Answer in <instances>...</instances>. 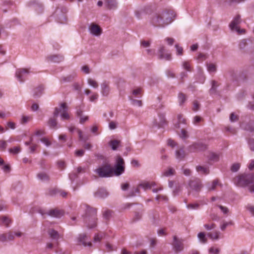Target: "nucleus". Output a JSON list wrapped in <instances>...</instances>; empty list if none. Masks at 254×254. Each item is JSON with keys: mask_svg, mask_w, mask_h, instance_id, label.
<instances>
[{"mask_svg": "<svg viewBox=\"0 0 254 254\" xmlns=\"http://www.w3.org/2000/svg\"><path fill=\"white\" fill-rule=\"evenodd\" d=\"M97 209L87 206L84 216V221L89 228H93L97 226Z\"/></svg>", "mask_w": 254, "mask_h": 254, "instance_id": "obj_1", "label": "nucleus"}, {"mask_svg": "<svg viewBox=\"0 0 254 254\" xmlns=\"http://www.w3.org/2000/svg\"><path fill=\"white\" fill-rule=\"evenodd\" d=\"M233 181L239 187H246L254 183V175L253 174H242L235 177Z\"/></svg>", "mask_w": 254, "mask_h": 254, "instance_id": "obj_2", "label": "nucleus"}, {"mask_svg": "<svg viewBox=\"0 0 254 254\" xmlns=\"http://www.w3.org/2000/svg\"><path fill=\"white\" fill-rule=\"evenodd\" d=\"M113 167L108 161H105V163L94 170L99 177L108 178L113 176Z\"/></svg>", "mask_w": 254, "mask_h": 254, "instance_id": "obj_3", "label": "nucleus"}, {"mask_svg": "<svg viewBox=\"0 0 254 254\" xmlns=\"http://www.w3.org/2000/svg\"><path fill=\"white\" fill-rule=\"evenodd\" d=\"M150 20L154 26L163 27L171 23L174 19L173 17H151Z\"/></svg>", "mask_w": 254, "mask_h": 254, "instance_id": "obj_4", "label": "nucleus"}, {"mask_svg": "<svg viewBox=\"0 0 254 254\" xmlns=\"http://www.w3.org/2000/svg\"><path fill=\"white\" fill-rule=\"evenodd\" d=\"M68 106L65 103H62L60 104V107H56L54 112V116L55 117H58L60 113H61V117L63 120H67L69 119V115L67 113Z\"/></svg>", "mask_w": 254, "mask_h": 254, "instance_id": "obj_5", "label": "nucleus"}, {"mask_svg": "<svg viewBox=\"0 0 254 254\" xmlns=\"http://www.w3.org/2000/svg\"><path fill=\"white\" fill-rule=\"evenodd\" d=\"M156 8L153 6H145L141 8L140 10L135 12L136 16L140 15H154L157 14L156 13Z\"/></svg>", "mask_w": 254, "mask_h": 254, "instance_id": "obj_6", "label": "nucleus"}, {"mask_svg": "<svg viewBox=\"0 0 254 254\" xmlns=\"http://www.w3.org/2000/svg\"><path fill=\"white\" fill-rule=\"evenodd\" d=\"M240 17H235L233 20L230 23L229 27L232 31H236L238 34H242L245 33V29H240L239 24L241 23Z\"/></svg>", "mask_w": 254, "mask_h": 254, "instance_id": "obj_7", "label": "nucleus"}, {"mask_svg": "<svg viewBox=\"0 0 254 254\" xmlns=\"http://www.w3.org/2000/svg\"><path fill=\"white\" fill-rule=\"evenodd\" d=\"M184 240L179 239L176 236H173V242L172 244L174 250L176 252H180L184 250Z\"/></svg>", "mask_w": 254, "mask_h": 254, "instance_id": "obj_8", "label": "nucleus"}, {"mask_svg": "<svg viewBox=\"0 0 254 254\" xmlns=\"http://www.w3.org/2000/svg\"><path fill=\"white\" fill-rule=\"evenodd\" d=\"M89 31L90 34L95 36H99L102 33V28L95 23H91L88 26Z\"/></svg>", "mask_w": 254, "mask_h": 254, "instance_id": "obj_9", "label": "nucleus"}, {"mask_svg": "<svg viewBox=\"0 0 254 254\" xmlns=\"http://www.w3.org/2000/svg\"><path fill=\"white\" fill-rule=\"evenodd\" d=\"M39 213H40L42 215H44L45 214H47L48 215L56 217V218H61L62 216L64 215V212L62 210L58 209H53L50 210L47 212H44L43 210H40Z\"/></svg>", "mask_w": 254, "mask_h": 254, "instance_id": "obj_10", "label": "nucleus"}, {"mask_svg": "<svg viewBox=\"0 0 254 254\" xmlns=\"http://www.w3.org/2000/svg\"><path fill=\"white\" fill-rule=\"evenodd\" d=\"M190 188L193 190L198 192L202 187L201 181L197 178L190 180L189 183Z\"/></svg>", "mask_w": 254, "mask_h": 254, "instance_id": "obj_11", "label": "nucleus"}, {"mask_svg": "<svg viewBox=\"0 0 254 254\" xmlns=\"http://www.w3.org/2000/svg\"><path fill=\"white\" fill-rule=\"evenodd\" d=\"M207 148L206 144L202 142H196L190 145L189 149L190 152H196L200 151H204Z\"/></svg>", "mask_w": 254, "mask_h": 254, "instance_id": "obj_12", "label": "nucleus"}, {"mask_svg": "<svg viewBox=\"0 0 254 254\" xmlns=\"http://www.w3.org/2000/svg\"><path fill=\"white\" fill-rule=\"evenodd\" d=\"M29 71L26 68H20L17 70L16 72V76L18 80L22 82L25 80L26 75L29 73Z\"/></svg>", "mask_w": 254, "mask_h": 254, "instance_id": "obj_13", "label": "nucleus"}, {"mask_svg": "<svg viewBox=\"0 0 254 254\" xmlns=\"http://www.w3.org/2000/svg\"><path fill=\"white\" fill-rule=\"evenodd\" d=\"M88 240L87 236L85 234H81L78 237V242L81 243L84 247H91L92 243L90 242H86Z\"/></svg>", "mask_w": 254, "mask_h": 254, "instance_id": "obj_14", "label": "nucleus"}, {"mask_svg": "<svg viewBox=\"0 0 254 254\" xmlns=\"http://www.w3.org/2000/svg\"><path fill=\"white\" fill-rule=\"evenodd\" d=\"M46 60L48 62L58 63L63 61L64 57L59 55H50L46 58Z\"/></svg>", "mask_w": 254, "mask_h": 254, "instance_id": "obj_15", "label": "nucleus"}, {"mask_svg": "<svg viewBox=\"0 0 254 254\" xmlns=\"http://www.w3.org/2000/svg\"><path fill=\"white\" fill-rule=\"evenodd\" d=\"M101 93L104 96H107L110 92V86L108 82H103L101 85Z\"/></svg>", "mask_w": 254, "mask_h": 254, "instance_id": "obj_16", "label": "nucleus"}, {"mask_svg": "<svg viewBox=\"0 0 254 254\" xmlns=\"http://www.w3.org/2000/svg\"><path fill=\"white\" fill-rule=\"evenodd\" d=\"M117 2L116 0H105L104 5L105 6L110 9H115L117 7Z\"/></svg>", "mask_w": 254, "mask_h": 254, "instance_id": "obj_17", "label": "nucleus"}, {"mask_svg": "<svg viewBox=\"0 0 254 254\" xmlns=\"http://www.w3.org/2000/svg\"><path fill=\"white\" fill-rule=\"evenodd\" d=\"M85 172V168L82 167H78L76 171L74 172L72 174L69 175V178L71 180H73L74 178L77 177V175L81 173Z\"/></svg>", "mask_w": 254, "mask_h": 254, "instance_id": "obj_18", "label": "nucleus"}, {"mask_svg": "<svg viewBox=\"0 0 254 254\" xmlns=\"http://www.w3.org/2000/svg\"><path fill=\"white\" fill-rule=\"evenodd\" d=\"M113 176L114 175L116 176H120L125 171V166H120L115 165V168L113 167Z\"/></svg>", "mask_w": 254, "mask_h": 254, "instance_id": "obj_19", "label": "nucleus"}, {"mask_svg": "<svg viewBox=\"0 0 254 254\" xmlns=\"http://www.w3.org/2000/svg\"><path fill=\"white\" fill-rule=\"evenodd\" d=\"M108 195V193L106 190L101 189L98 190L94 193V196L98 198H104Z\"/></svg>", "mask_w": 254, "mask_h": 254, "instance_id": "obj_20", "label": "nucleus"}, {"mask_svg": "<svg viewBox=\"0 0 254 254\" xmlns=\"http://www.w3.org/2000/svg\"><path fill=\"white\" fill-rule=\"evenodd\" d=\"M57 117L50 118L48 122V125L52 129H56L58 128V123L56 120Z\"/></svg>", "mask_w": 254, "mask_h": 254, "instance_id": "obj_21", "label": "nucleus"}, {"mask_svg": "<svg viewBox=\"0 0 254 254\" xmlns=\"http://www.w3.org/2000/svg\"><path fill=\"white\" fill-rule=\"evenodd\" d=\"M44 87L43 85H40L34 89L33 96L35 98H38L41 96L43 93Z\"/></svg>", "mask_w": 254, "mask_h": 254, "instance_id": "obj_22", "label": "nucleus"}, {"mask_svg": "<svg viewBox=\"0 0 254 254\" xmlns=\"http://www.w3.org/2000/svg\"><path fill=\"white\" fill-rule=\"evenodd\" d=\"M48 234L52 239L57 240L59 239V234L54 229H50L48 231Z\"/></svg>", "mask_w": 254, "mask_h": 254, "instance_id": "obj_23", "label": "nucleus"}, {"mask_svg": "<svg viewBox=\"0 0 254 254\" xmlns=\"http://www.w3.org/2000/svg\"><path fill=\"white\" fill-rule=\"evenodd\" d=\"M196 170L198 172L203 173L205 175H207L209 173V170L207 167L197 166L196 167Z\"/></svg>", "mask_w": 254, "mask_h": 254, "instance_id": "obj_24", "label": "nucleus"}, {"mask_svg": "<svg viewBox=\"0 0 254 254\" xmlns=\"http://www.w3.org/2000/svg\"><path fill=\"white\" fill-rule=\"evenodd\" d=\"M243 128L245 130L251 132L254 131V122H250L249 123L246 124L244 127H243Z\"/></svg>", "mask_w": 254, "mask_h": 254, "instance_id": "obj_25", "label": "nucleus"}, {"mask_svg": "<svg viewBox=\"0 0 254 254\" xmlns=\"http://www.w3.org/2000/svg\"><path fill=\"white\" fill-rule=\"evenodd\" d=\"M113 211L109 209H106L103 211V218L106 220H109L112 216Z\"/></svg>", "mask_w": 254, "mask_h": 254, "instance_id": "obj_26", "label": "nucleus"}, {"mask_svg": "<svg viewBox=\"0 0 254 254\" xmlns=\"http://www.w3.org/2000/svg\"><path fill=\"white\" fill-rule=\"evenodd\" d=\"M185 152L183 148H181L176 151V157L178 159L182 160L185 157Z\"/></svg>", "mask_w": 254, "mask_h": 254, "instance_id": "obj_27", "label": "nucleus"}, {"mask_svg": "<svg viewBox=\"0 0 254 254\" xmlns=\"http://www.w3.org/2000/svg\"><path fill=\"white\" fill-rule=\"evenodd\" d=\"M11 223V220L6 216H0V224H4L6 227H8L9 224Z\"/></svg>", "mask_w": 254, "mask_h": 254, "instance_id": "obj_28", "label": "nucleus"}, {"mask_svg": "<svg viewBox=\"0 0 254 254\" xmlns=\"http://www.w3.org/2000/svg\"><path fill=\"white\" fill-rule=\"evenodd\" d=\"M143 214V209L140 208L138 209V211L134 212V215L133 216V220L134 221H138L139 220L142 216Z\"/></svg>", "mask_w": 254, "mask_h": 254, "instance_id": "obj_29", "label": "nucleus"}, {"mask_svg": "<svg viewBox=\"0 0 254 254\" xmlns=\"http://www.w3.org/2000/svg\"><path fill=\"white\" fill-rule=\"evenodd\" d=\"M208 158L209 161H212L213 162H217L219 160V155L213 152L209 153Z\"/></svg>", "mask_w": 254, "mask_h": 254, "instance_id": "obj_30", "label": "nucleus"}, {"mask_svg": "<svg viewBox=\"0 0 254 254\" xmlns=\"http://www.w3.org/2000/svg\"><path fill=\"white\" fill-rule=\"evenodd\" d=\"M187 96L182 92H180L178 94V101L180 105H182L187 100Z\"/></svg>", "mask_w": 254, "mask_h": 254, "instance_id": "obj_31", "label": "nucleus"}, {"mask_svg": "<svg viewBox=\"0 0 254 254\" xmlns=\"http://www.w3.org/2000/svg\"><path fill=\"white\" fill-rule=\"evenodd\" d=\"M219 234L220 232L219 231H216L213 232H209L207 233V235L212 240H218L219 238Z\"/></svg>", "mask_w": 254, "mask_h": 254, "instance_id": "obj_32", "label": "nucleus"}, {"mask_svg": "<svg viewBox=\"0 0 254 254\" xmlns=\"http://www.w3.org/2000/svg\"><path fill=\"white\" fill-rule=\"evenodd\" d=\"M218 86V84L217 81L212 80L211 81V88L209 90V92L211 94H215L216 92V88Z\"/></svg>", "mask_w": 254, "mask_h": 254, "instance_id": "obj_33", "label": "nucleus"}, {"mask_svg": "<svg viewBox=\"0 0 254 254\" xmlns=\"http://www.w3.org/2000/svg\"><path fill=\"white\" fill-rule=\"evenodd\" d=\"M155 185L154 183H149L148 182H146L144 183L140 184L138 185V187H142L145 190L148 189H150L152 186Z\"/></svg>", "mask_w": 254, "mask_h": 254, "instance_id": "obj_34", "label": "nucleus"}, {"mask_svg": "<svg viewBox=\"0 0 254 254\" xmlns=\"http://www.w3.org/2000/svg\"><path fill=\"white\" fill-rule=\"evenodd\" d=\"M120 143V141L118 140H112L109 142V145L111 147L112 149L115 150L117 149Z\"/></svg>", "mask_w": 254, "mask_h": 254, "instance_id": "obj_35", "label": "nucleus"}, {"mask_svg": "<svg viewBox=\"0 0 254 254\" xmlns=\"http://www.w3.org/2000/svg\"><path fill=\"white\" fill-rule=\"evenodd\" d=\"M176 13L175 11L171 9H166L164 10L162 16H176Z\"/></svg>", "mask_w": 254, "mask_h": 254, "instance_id": "obj_36", "label": "nucleus"}, {"mask_svg": "<svg viewBox=\"0 0 254 254\" xmlns=\"http://www.w3.org/2000/svg\"><path fill=\"white\" fill-rule=\"evenodd\" d=\"M37 177L40 180L42 181H47L49 180V176L45 173H40L38 174Z\"/></svg>", "mask_w": 254, "mask_h": 254, "instance_id": "obj_37", "label": "nucleus"}, {"mask_svg": "<svg viewBox=\"0 0 254 254\" xmlns=\"http://www.w3.org/2000/svg\"><path fill=\"white\" fill-rule=\"evenodd\" d=\"M218 185V180H215L213 181L211 185L208 184L207 187L208 190H213L216 189V186Z\"/></svg>", "mask_w": 254, "mask_h": 254, "instance_id": "obj_38", "label": "nucleus"}, {"mask_svg": "<svg viewBox=\"0 0 254 254\" xmlns=\"http://www.w3.org/2000/svg\"><path fill=\"white\" fill-rule=\"evenodd\" d=\"M175 171L172 168H169L168 170L165 171L163 173V175L166 177H169L174 175Z\"/></svg>", "mask_w": 254, "mask_h": 254, "instance_id": "obj_39", "label": "nucleus"}, {"mask_svg": "<svg viewBox=\"0 0 254 254\" xmlns=\"http://www.w3.org/2000/svg\"><path fill=\"white\" fill-rule=\"evenodd\" d=\"M77 132H78V136H79V138L80 140H82V141H83L84 142H85L86 141H87L89 137H88V136L87 135H85V136H84L82 134V131L79 129H77Z\"/></svg>", "mask_w": 254, "mask_h": 254, "instance_id": "obj_40", "label": "nucleus"}, {"mask_svg": "<svg viewBox=\"0 0 254 254\" xmlns=\"http://www.w3.org/2000/svg\"><path fill=\"white\" fill-rule=\"evenodd\" d=\"M88 83L92 87L94 88H97L98 87V84L97 82L92 79V78H88L87 80Z\"/></svg>", "mask_w": 254, "mask_h": 254, "instance_id": "obj_41", "label": "nucleus"}, {"mask_svg": "<svg viewBox=\"0 0 254 254\" xmlns=\"http://www.w3.org/2000/svg\"><path fill=\"white\" fill-rule=\"evenodd\" d=\"M198 238L199 240L203 243L207 242V238L205 237V234L204 232H200L198 234Z\"/></svg>", "mask_w": 254, "mask_h": 254, "instance_id": "obj_42", "label": "nucleus"}, {"mask_svg": "<svg viewBox=\"0 0 254 254\" xmlns=\"http://www.w3.org/2000/svg\"><path fill=\"white\" fill-rule=\"evenodd\" d=\"M125 162L123 158L120 156H118L116 159V163L115 165L120 166H124Z\"/></svg>", "mask_w": 254, "mask_h": 254, "instance_id": "obj_43", "label": "nucleus"}, {"mask_svg": "<svg viewBox=\"0 0 254 254\" xmlns=\"http://www.w3.org/2000/svg\"><path fill=\"white\" fill-rule=\"evenodd\" d=\"M139 187L134 188L130 191L128 195V196L131 197V196H134L135 195L136 193H140V190L139 189Z\"/></svg>", "mask_w": 254, "mask_h": 254, "instance_id": "obj_44", "label": "nucleus"}, {"mask_svg": "<svg viewBox=\"0 0 254 254\" xmlns=\"http://www.w3.org/2000/svg\"><path fill=\"white\" fill-rule=\"evenodd\" d=\"M248 143L250 150L254 152V138H249L248 139Z\"/></svg>", "mask_w": 254, "mask_h": 254, "instance_id": "obj_45", "label": "nucleus"}, {"mask_svg": "<svg viewBox=\"0 0 254 254\" xmlns=\"http://www.w3.org/2000/svg\"><path fill=\"white\" fill-rule=\"evenodd\" d=\"M130 100H131V103L133 105L138 107L142 106V102L141 100L134 99L131 97H130Z\"/></svg>", "mask_w": 254, "mask_h": 254, "instance_id": "obj_46", "label": "nucleus"}, {"mask_svg": "<svg viewBox=\"0 0 254 254\" xmlns=\"http://www.w3.org/2000/svg\"><path fill=\"white\" fill-rule=\"evenodd\" d=\"M207 70L209 72H215L216 70V67L215 64H207Z\"/></svg>", "mask_w": 254, "mask_h": 254, "instance_id": "obj_47", "label": "nucleus"}, {"mask_svg": "<svg viewBox=\"0 0 254 254\" xmlns=\"http://www.w3.org/2000/svg\"><path fill=\"white\" fill-rule=\"evenodd\" d=\"M60 12H61L62 13V14H66V12H67V9H66V8H65V7H62L61 8H58L56 10V11H55L56 14L57 15L61 14H60Z\"/></svg>", "mask_w": 254, "mask_h": 254, "instance_id": "obj_48", "label": "nucleus"}, {"mask_svg": "<svg viewBox=\"0 0 254 254\" xmlns=\"http://www.w3.org/2000/svg\"><path fill=\"white\" fill-rule=\"evenodd\" d=\"M240 167V164L239 163H235L232 165L231 168V170L233 172H237Z\"/></svg>", "mask_w": 254, "mask_h": 254, "instance_id": "obj_49", "label": "nucleus"}, {"mask_svg": "<svg viewBox=\"0 0 254 254\" xmlns=\"http://www.w3.org/2000/svg\"><path fill=\"white\" fill-rule=\"evenodd\" d=\"M165 51V48L164 46H161L158 50V56L159 58H162L163 57V54H164V52Z\"/></svg>", "mask_w": 254, "mask_h": 254, "instance_id": "obj_50", "label": "nucleus"}, {"mask_svg": "<svg viewBox=\"0 0 254 254\" xmlns=\"http://www.w3.org/2000/svg\"><path fill=\"white\" fill-rule=\"evenodd\" d=\"M239 120L238 116L235 115L234 113H232L230 116V120L231 122L238 121Z\"/></svg>", "mask_w": 254, "mask_h": 254, "instance_id": "obj_51", "label": "nucleus"}, {"mask_svg": "<svg viewBox=\"0 0 254 254\" xmlns=\"http://www.w3.org/2000/svg\"><path fill=\"white\" fill-rule=\"evenodd\" d=\"M83 108L84 106L82 105H80L78 106L76 111V115L78 117H80L82 116Z\"/></svg>", "mask_w": 254, "mask_h": 254, "instance_id": "obj_52", "label": "nucleus"}, {"mask_svg": "<svg viewBox=\"0 0 254 254\" xmlns=\"http://www.w3.org/2000/svg\"><path fill=\"white\" fill-rule=\"evenodd\" d=\"M199 205L198 203H191L187 205L189 209H197L199 208Z\"/></svg>", "mask_w": 254, "mask_h": 254, "instance_id": "obj_53", "label": "nucleus"}, {"mask_svg": "<svg viewBox=\"0 0 254 254\" xmlns=\"http://www.w3.org/2000/svg\"><path fill=\"white\" fill-rule=\"evenodd\" d=\"M21 150L20 147H14L13 148H10L9 149V151L10 153H12L13 154H17Z\"/></svg>", "mask_w": 254, "mask_h": 254, "instance_id": "obj_54", "label": "nucleus"}, {"mask_svg": "<svg viewBox=\"0 0 254 254\" xmlns=\"http://www.w3.org/2000/svg\"><path fill=\"white\" fill-rule=\"evenodd\" d=\"M175 48L177 50V54L178 55H182L183 54V48L179 46L178 44L175 45Z\"/></svg>", "mask_w": 254, "mask_h": 254, "instance_id": "obj_55", "label": "nucleus"}, {"mask_svg": "<svg viewBox=\"0 0 254 254\" xmlns=\"http://www.w3.org/2000/svg\"><path fill=\"white\" fill-rule=\"evenodd\" d=\"M247 45V40L246 39H243L240 42V43L239 44V48L241 50H244L245 49Z\"/></svg>", "mask_w": 254, "mask_h": 254, "instance_id": "obj_56", "label": "nucleus"}, {"mask_svg": "<svg viewBox=\"0 0 254 254\" xmlns=\"http://www.w3.org/2000/svg\"><path fill=\"white\" fill-rule=\"evenodd\" d=\"M7 147V143L5 141L0 140V150L4 151Z\"/></svg>", "mask_w": 254, "mask_h": 254, "instance_id": "obj_57", "label": "nucleus"}, {"mask_svg": "<svg viewBox=\"0 0 254 254\" xmlns=\"http://www.w3.org/2000/svg\"><path fill=\"white\" fill-rule=\"evenodd\" d=\"M204 228L207 230H211L216 227V225L214 223H211L210 225L206 224L204 225Z\"/></svg>", "mask_w": 254, "mask_h": 254, "instance_id": "obj_58", "label": "nucleus"}, {"mask_svg": "<svg viewBox=\"0 0 254 254\" xmlns=\"http://www.w3.org/2000/svg\"><path fill=\"white\" fill-rule=\"evenodd\" d=\"M199 109V104L197 101H194L193 102L192 110L194 112L198 111Z\"/></svg>", "mask_w": 254, "mask_h": 254, "instance_id": "obj_59", "label": "nucleus"}, {"mask_svg": "<svg viewBox=\"0 0 254 254\" xmlns=\"http://www.w3.org/2000/svg\"><path fill=\"white\" fill-rule=\"evenodd\" d=\"M180 136L183 139H186L188 137L187 132L186 130L182 129L180 134Z\"/></svg>", "mask_w": 254, "mask_h": 254, "instance_id": "obj_60", "label": "nucleus"}, {"mask_svg": "<svg viewBox=\"0 0 254 254\" xmlns=\"http://www.w3.org/2000/svg\"><path fill=\"white\" fill-rule=\"evenodd\" d=\"M40 141L44 143L47 146L51 145V143L48 138L46 137H43L40 139Z\"/></svg>", "mask_w": 254, "mask_h": 254, "instance_id": "obj_61", "label": "nucleus"}, {"mask_svg": "<svg viewBox=\"0 0 254 254\" xmlns=\"http://www.w3.org/2000/svg\"><path fill=\"white\" fill-rule=\"evenodd\" d=\"M217 206L221 209V210L222 211V212L226 214L229 212V209L227 207L223 206L221 205H218Z\"/></svg>", "mask_w": 254, "mask_h": 254, "instance_id": "obj_62", "label": "nucleus"}, {"mask_svg": "<svg viewBox=\"0 0 254 254\" xmlns=\"http://www.w3.org/2000/svg\"><path fill=\"white\" fill-rule=\"evenodd\" d=\"M166 74L168 78H174L175 77V73L170 70H167L166 71Z\"/></svg>", "mask_w": 254, "mask_h": 254, "instance_id": "obj_63", "label": "nucleus"}, {"mask_svg": "<svg viewBox=\"0 0 254 254\" xmlns=\"http://www.w3.org/2000/svg\"><path fill=\"white\" fill-rule=\"evenodd\" d=\"M141 92V89L140 88H138L137 89H134L132 90V94L134 96V97H136L138 95H140Z\"/></svg>", "mask_w": 254, "mask_h": 254, "instance_id": "obj_64", "label": "nucleus"}]
</instances>
